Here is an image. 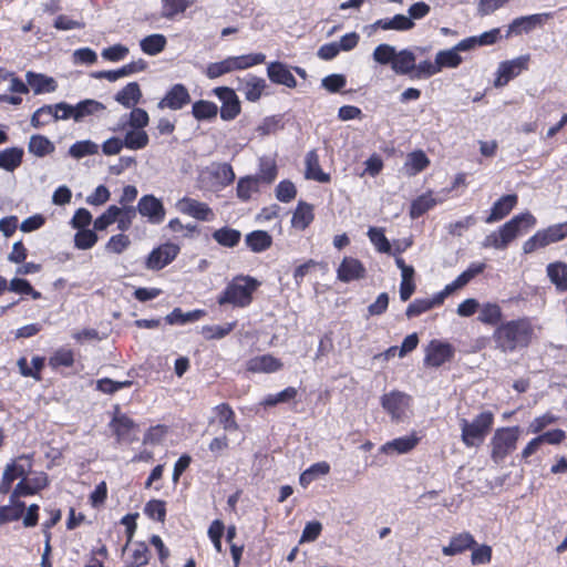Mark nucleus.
I'll return each mask as SVG.
<instances>
[{"label": "nucleus", "mask_w": 567, "mask_h": 567, "mask_svg": "<svg viewBox=\"0 0 567 567\" xmlns=\"http://www.w3.org/2000/svg\"><path fill=\"white\" fill-rule=\"evenodd\" d=\"M502 311L498 307V349L513 352L527 348L534 334V329L527 318L501 321Z\"/></svg>", "instance_id": "nucleus-1"}, {"label": "nucleus", "mask_w": 567, "mask_h": 567, "mask_svg": "<svg viewBox=\"0 0 567 567\" xmlns=\"http://www.w3.org/2000/svg\"><path fill=\"white\" fill-rule=\"evenodd\" d=\"M260 286V281L251 276L238 275L226 286L217 297L219 306L231 305L236 308H246L252 301V295Z\"/></svg>", "instance_id": "nucleus-2"}, {"label": "nucleus", "mask_w": 567, "mask_h": 567, "mask_svg": "<svg viewBox=\"0 0 567 567\" xmlns=\"http://www.w3.org/2000/svg\"><path fill=\"white\" fill-rule=\"evenodd\" d=\"M536 224L537 219L529 210L513 216L498 227V250L506 249L517 238L532 230Z\"/></svg>", "instance_id": "nucleus-3"}, {"label": "nucleus", "mask_w": 567, "mask_h": 567, "mask_svg": "<svg viewBox=\"0 0 567 567\" xmlns=\"http://www.w3.org/2000/svg\"><path fill=\"white\" fill-rule=\"evenodd\" d=\"M266 60L264 53H249L238 56H228L223 61L209 63L205 74L208 79H217L233 71L246 70L254 65L261 64Z\"/></svg>", "instance_id": "nucleus-4"}, {"label": "nucleus", "mask_w": 567, "mask_h": 567, "mask_svg": "<svg viewBox=\"0 0 567 567\" xmlns=\"http://www.w3.org/2000/svg\"><path fill=\"white\" fill-rule=\"evenodd\" d=\"M550 18L551 13H533L517 17L505 27L504 31L498 28V41L502 39H511L513 37L528 34L534 30L542 28Z\"/></svg>", "instance_id": "nucleus-5"}, {"label": "nucleus", "mask_w": 567, "mask_h": 567, "mask_svg": "<svg viewBox=\"0 0 567 567\" xmlns=\"http://www.w3.org/2000/svg\"><path fill=\"white\" fill-rule=\"evenodd\" d=\"M494 415L492 412H483L477 415L472 422L462 419V440L467 446L480 445L491 426L493 425Z\"/></svg>", "instance_id": "nucleus-6"}, {"label": "nucleus", "mask_w": 567, "mask_h": 567, "mask_svg": "<svg viewBox=\"0 0 567 567\" xmlns=\"http://www.w3.org/2000/svg\"><path fill=\"white\" fill-rule=\"evenodd\" d=\"M565 238H567V221L548 226L545 229L536 231L524 243L523 252L525 255L532 254L539 248L561 241Z\"/></svg>", "instance_id": "nucleus-7"}, {"label": "nucleus", "mask_w": 567, "mask_h": 567, "mask_svg": "<svg viewBox=\"0 0 567 567\" xmlns=\"http://www.w3.org/2000/svg\"><path fill=\"white\" fill-rule=\"evenodd\" d=\"M455 355V348L439 339H433L425 348L424 367L440 368L446 362H451Z\"/></svg>", "instance_id": "nucleus-8"}, {"label": "nucleus", "mask_w": 567, "mask_h": 567, "mask_svg": "<svg viewBox=\"0 0 567 567\" xmlns=\"http://www.w3.org/2000/svg\"><path fill=\"white\" fill-rule=\"evenodd\" d=\"M181 251L178 245L167 241L155 247L146 257L145 267L158 271L176 259Z\"/></svg>", "instance_id": "nucleus-9"}, {"label": "nucleus", "mask_w": 567, "mask_h": 567, "mask_svg": "<svg viewBox=\"0 0 567 567\" xmlns=\"http://www.w3.org/2000/svg\"><path fill=\"white\" fill-rule=\"evenodd\" d=\"M213 93L221 102L219 114L223 121H233L240 114L241 103L233 87L217 86Z\"/></svg>", "instance_id": "nucleus-10"}, {"label": "nucleus", "mask_w": 567, "mask_h": 567, "mask_svg": "<svg viewBox=\"0 0 567 567\" xmlns=\"http://www.w3.org/2000/svg\"><path fill=\"white\" fill-rule=\"evenodd\" d=\"M410 401L411 396L409 394L398 390L384 393L380 399L381 406L395 422L402 420Z\"/></svg>", "instance_id": "nucleus-11"}, {"label": "nucleus", "mask_w": 567, "mask_h": 567, "mask_svg": "<svg viewBox=\"0 0 567 567\" xmlns=\"http://www.w3.org/2000/svg\"><path fill=\"white\" fill-rule=\"evenodd\" d=\"M530 54H522L498 63V87L506 85L529 68Z\"/></svg>", "instance_id": "nucleus-12"}, {"label": "nucleus", "mask_w": 567, "mask_h": 567, "mask_svg": "<svg viewBox=\"0 0 567 567\" xmlns=\"http://www.w3.org/2000/svg\"><path fill=\"white\" fill-rule=\"evenodd\" d=\"M135 208L141 216L147 218L150 224L158 225L165 219L166 209L164 204L161 198L153 194L142 196Z\"/></svg>", "instance_id": "nucleus-13"}, {"label": "nucleus", "mask_w": 567, "mask_h": 567, "mask_svg": "<svg viewBox=\"0 0 567 567\" xmlns=\"http://www.w3.org/2000/svg\"><path fill=\"white\" fill-rule=\"evenodd\" d=\"M189 103L190 94L187 87L182 83H176L166 92L164 97L157 103V107L161 110L167 107L173 111H178Z\"/></svg>", "instance_id": "nucleus-14"}, {"label": "nucleus", "mask_w": 567, "mask_h": 567, "mask_svg": "<svg viewBox=\"0 0 567 567\" xmlns=\"http://www.w3.org/2000/svg\"><path fill=\"white\" fill-rule=\"evenodd\" d=\"M176 208L184 215H188L197 220L209 221L214 218L213 209L205 203L190 197H183L176 203Z\"/></svg>", "instance_id": "nucleus-15"}, {"label": "nucleus", "mask_w": 567, "mask_h": 567, "mask_svg": "<svg viewBox=\"0 0 567 567\" xmlns=\"http://www.w3.org/2000/svg\"><path fill=\"white\" fill-rule=\"evenodd\" d=\"M147 69V62L143 59H138L137 61H133L128 64H125L116 70H105L97 71L92 74L94 79H106L110 82H115L116 80L132 75L137 72H142Z\"/></svg>", "instance_id": "nucleus-16"}, {"label": "nucleus", "mask_w": 567, "mask_h": 567, "mask_svg": "<svg viewBox=\"0 0 567 567\" xmlns=\"http://www.w3.org/2000/svg\"><path fill=\"white\" fill-rule=\"evenodd\" d=\"M365 267L353 257H344L337 269V277L342 282L359 280L365 276Z\"/></svg>", "instance_id": "nucleus-17"}, {"label": "nucleus", "mask_w": 567, "mask_h": 567, "mask_svg": "<svg viewBox=\"0 0 567 567\" xmlns=\"http://www.w3.org/2000/svg\"><path fill=\"white\" fill-rule=\"evenodd\" d=\"M267 76L275 84L285 85L289 89H295L297 86L296 78L288 65L281 61H272L268 63Z\"/></svg>", "instance_id": "nucleus-18"}, {"label": "nucleus", "mask_w": 567, "mask_h": 567, "mask_svg": "<svg viewBox=\"0 0 567 567\" xmlns=\"http://www.w3.org/2000/svg\"><path fill=\"white\" fill-rule=\"evenodd\" d=\"M238 81L237 90L243 91L246 100L249 102H257L268 86L265 79L252 74H247L244 79H238Z\"/></svg>", "instance_id": "nucleus-19"}, {"label": "nucleus", "mask_w": 567, "mask_h": 567, "mask_svg": "<svg viewBox=\"0 0 567 567\" xmlns=\"http://www.w3.org/2000/svg\"><path fill=\"white\" fill-rule=\"evenodd\" d=\"M520 433L519 425L498 427V458H503L516 449Z\"/></svg>", "instance_id": "nucleus-20"}, {"label": "nucleus", "mask_w": 567, "mask_h": 567, "mask_svg": "<svg viewBox=\"0 0 567 567\" xmlns=\"http://www.w3.org/2000/svg\"><path fill=\"white\" fill-rule=\"evenodd\" d=\"M282 367V362L271 354L257 355L247 361V371L252 373H274Z\"/></svg>", "instance_id": "nucleus-21"}, {"label": "nucleus", "mask_w": 567, "mask_h": 567, "mask_svg": "<svg viewBox=\"0 0 567 567\" xmlns=\"http://www.w3.org/2000/svg\"><path fill=\"white\" fill-rule=\"evenodd\" d=\"M25 80L33 90L35 95L43 93H52L58 89L56 81L47 74L37 73L33 71H28L25 73Z\"/></svg>", "instance_id": "nucleus-22"}, {"label": "nucleus", "mask_w": 567, "mask_h": 567, "mask_svg": "<svg viewBox=\"0 0 567 567\" xmlns=\"http://www.w3.org/2000/svg\"><path fill=\"white\" fill-rule=\"evenodd\" d=\"M474 546H476V542L473 535L464 532L453 536L449 545L442 548V553L445 556H455L467 549H472Z\"/></svg>", "instance_id": "nucleus-23"}, {"label": "nucleus", "mask_w": 567, "mask_h": 567, "mask_svg": "<svg viewBox=\"0 0 567 567\" xmlns=\"http://www.w3.org/2000/svg\"><path fill=\"white\" fill-rule=\"evenodd\" d=\"M547 277L559 292L567 291V264L565 261H553L546 267Z\"/></svg>", "instance_id": "nucleus-24"}, {"label": "nucleus", "mask_w": 567, "mask_h": 567, "mask_svg": "<svg viewBox=\"0 0 567 567\" xmlns=\"http://www.w3.org/2000/svg\"><path fill=\"white\" fill-rule=\"evenodd\" d=\"M245 244L249 250L260 254L269 249L272 245L271 235L261 229L252 230L245 236Z\"/></svg>", "instance_id": "nucleus-25"}, {"label": "nucleus", "mask_w": 567, "mask_h": 567, "mask_svg": "<svg viewBox=\"0 0 567 567\" xmlns=\"http://www.w3.org/2000/svg\"><path fill=\"white\" fill-rule=\"evenodd\" d=\"M143 94L137 82L127 83L122 90L116 92L114 100L126 109L134 107L142 99Z\"/></svg>", "instance_id": "nucleus-26"}, {"label": "nucleus", "mask_w": 567, "mask_h": 567, "mask_svg": "<svg viewBox=\"0 0 567 567\" xmlns=\"http://www.w3.org/2000/svg\"><path fill=\"white\" fill-rule=\"evenodd\" d=\"M415 54L409 49H403L396 51L391 69L400 75H412L415 69Z\"/></svg>", "instance_id": "nucleus-27"}, {"label": "nucleus", "mask_w": 567, "mask_h": 567, "mask_svg": "<svg viewBox=\"0 0 567 567\" xmlns=\"http://www.w3.org/2000/svg\"><path fill=\"white\" fill-rule=\"evenodd\" d=\"M430 165V159L422 150H416L408 154L403 169L405 175L415 176L423 172Z\"/></svg>", "instance_id": "nucleus-28"}, {"label": "nucleus", "mask_w": 567, "mask_h": 567, "mask_svg": "<svg viewBox=\"0 0 567 567\" xmlns=\"http://www.w3.org/2000/svg\"><path fill=\"white\" fill-rule=\"evenodd\" d=\"M306 178L319 183H329L331 179L330 175L321 169L319 156L315 150L308 152L306 155Z\"/></svg>", "instance_id": "nucleus-29"}, {"label": "nucleus", "mask_w": 567, "mask_h": 567, "mask_svg": "<svg viewBox=\"0 0 567 567\" xmlns=\"http://www.w3.org/2000/svg\"><path fill=\"white\" fill-rule=\"evenodd\" d=\"M24 150L13 146L0 151V168L7 172H14L23 161Z\"/></svg>", "instance_id": "nucleus-30"}, {"label": "nucleus", "mask_w": 567, "mask_h": 567, "mask_svg": "<svg viewBox=\"0 0 567 567\" xmlns=\"http://www.w3.org/2000/svg\"><path fill=\"white\" fill-rule=\"evenodd\" d=\"M313 206L300 200L292 214L291 225L292 227L305 230L313 220Z\"/></svg>", "instance_id": "nucleus-31"}, {"label": "nucleus", "mask_w": 567, "mask_h": 567, "mask_svg": "<svg viewBox=\"0 0 567 567\" xmlns=\"http://www.w3.org/2000/svg\"><path fill=\"white\" fill-rule=\"evenodd\" d=\"M419 442V437L415 435H405L401 437H396L392 441L386 442L382 445L381 451L389 454V453H396V454H404L413 450Z\"/></svg>", "instance_id": "nucleus-32"}, {"label": "nucleus", "mask_w": 567, "mask_h": 567, "mask_svg": "<svg viewBox=\"0 0 567 567\" xmlns=\"http://www.w3.org/2000/svg\"><path fill=\"white\" fill-rule=\"evenodd\" d=\"M27 476V470L22 464H18L16 462L9 463L2 474V481L0 484V493L7 494L11 489L12 483L21 477L24 480Z\"/></svg>", "instance_id": "nucleus-33"}, {"label": "nucleus", "mask_w": 567, "mask_h": 567, "mask_svg": "<svg viewBox=\"0 0 567 567\" xmlns=\"http://www.w3.org/2000/svg\"><path fill=\"white\" fill-rule=\"evenodd\" d=\"M212 237L221 247L234 248L240 243L241 233L238 229L224 226L214 230Z\"/></svg>", "instance_id": "nucleus-34"}, {"label": "nucleus", "mask_w": 567, "mask_h": 567, "mask_svg": "<svg viewBox=\"0 0 567 567\" xmlns=\"http://www.w3.org/2000/svg\"><path fill=\"white\" fill-rule=\"evenodd\" d=\"M56 116H60V111L54 109L53 104H44L33 112L30 118V125L34 128H41L51 121H58Z\"/></svg>", "instance_id": "nucleus-35"}, {"label": "nucleus", "mask_w": 567, "mask_h": 567, "mask_svg": "<svg viewBox=\"0 0 567 567\" xmlns=\"http://www.w3.org/2000/svg\"><path fill=\"white\" fill-rule=\"evenodd\" d=\"M76 123L83 122L87 116H97L106 110V106L94 99H84L76 104Z\"/></svg>", "instance_id": "nucleus-36"}, {"label": "nucleus", "mask_w": 567, "mask_h": 567, "mask_svg": "<svg viewBox=\"0 0 567 567\" xmlns=\"http://www.w3.org/2000/svg\"><path fill=\"white\" fill-rule=\"evenodd\" d=\"M28 151L37 157H44L52 154L55 151V146L47 136L34 134L29 140Z\"/></svg>", "instance_id": "nucleus-37"}, {"label": "nucleus", "mask_w": 567, "mask_h": 567, "mask_svg": "<svg viewBox=\"0 0 567 567\" xmlns=\"http://www.w3.org/2000/svg\"><path fill=\"white\" fill-rule=\"evenodd\" d=\"M115 415L112 417L110 422V426L112 427L114 434L118 440L125 437L135 426V422L128 417L126 414L120 413V408L115 406Z\"/></svg>", "instance_id": "nucleus-38"}, {"label": "nucleus", "mask_w": 567, "mask_h": 567, "mask_svg": "<svg viewBox=\"0 0 567 567\" xmlns=\"http://www.w3.org/2000/svg\"><path fill=\"white\" fill-rule=\"evenodd\" d=\"M218 106L214 102L198 100L193 103L192 115L197 121H212L217 117Z\"/></svg>", "instance_id": "nucleus-39"}, {"label": "nucleus", "mask_w": 567, "mask_h": 567, "mask_svg": "<svg viewBox=\"0 0 567 567\" xmlns=\"http://www.w3.org/2000/svg\"><path fill=\"white\" fill-rule=\"evenodd\" d=\"M205 315L204 310L196 309L188 312H183L181 308H174L171 313L165 317L168 324H186L199 320Z\"/></svg>", "instance_id": "nucleus-40"}, {"label": "nucleus", "mask_w": 567, "mask_h": 567, "mask_svg": "<svg viewBox=\"0 0 567 567\" xmlns=\"http://www.w3.org/2000/svg\"><path fill=\"white\" fill-rule=\"evenodd\" d=\"M167 44L165 35L161 33L150 34L140 41L141 50L148 55H157Z\"/></svg>", "instance_id": "nucleus-41"}, {"label": "nucleus", "mask_w": 567, "mask_h": 567, "mask_svg": "<svg viewBox=\"0 0 567 567\" xmlns=\"http://www.w3.org/2000/svg\"><path fill=\"white\" fill-rule=\"evenodd\" d=\"M259 177L247 175L240 177L237 183L236 194L241 202H248L252 192H258Z\"/></svg>", "instance_id": "nucleus-42"}, {"label": "nucleus", "mask_w": 567, "mask_h": 567, "mask_svg": "<svg viewBox=\"0 0 567 567\" xmlns=\"http://www.w3.org/2000/svg\"><path fill=\"white\" fill-rule=\"evenodd\" d=\"M378 25L382 30L409 31L414 28L415 23L404 14L398 13L392 18L379 19Z\"/></svg>", "instance_id": "nucleus-43"}, {"label": "nucleus", "mask_w": 567, "mask_h": 567, "mask_svg": "<svg viewBox=\"0 0 567 567\" xmlns=\"http://www.w3.org/2000/svg\"><path fill=\"white\" fill-rule=\"evenodd\" d=\"M435 61L441 72L444 68H457L463 59L454 45L451 49L439 51L435 55Z\"/></svg>", "instance_id": "nucleus-44"}, {"label": "nucleus", "mask_w": 567, "mask_h": 567, "mask_svg": "<svg viewBox=\"0 0 567 567\" xmlns=\"http://www.w3.org/2000/svg\"><path fill=\"white\" fill-rule=\"evenodd\" d=\"M99 152V145L91 140L78 141L69 147L68 154L74 159H81L89 155H95Z\"/></svg>", "instance_id": "nucleus-45"}, {"label": "nucleus", "mask_w": 567, "mask_h": 567, "mask_svg": "<svg viewBox=\"0 0 567 567\" xmlns=\"http://www.w3.org/2000/svg\"><path fill=\"white\" fill-rule=\"evenodd\" d=\"M367 235L379 252L388 255L392 254V245L385 237L383 228L371 226L369 227Z\"/></svg>", "instance_id": "nucleus-46"}, {"label": "nucleus", "mask_w": 567, "mask_h": 567, "mask_svg": "<svg viewBox=\"0 0 567 567\" xmlns=\"http://www.w3.org/2000/svg\"><path fill=\"white\" fill-rule=\"evenodd\" d=\"M124 145L128 150H143L150 142L148 134L144 130L131 128L126 132Z\"/></svg>", "instance_id": "nucleus-47"}, {"label": "nucleus", "mask_w": 567, "mask_h": 567, "mask_svg": "<svg viewBox=\"0 0 567 567\" xmlns=\"http://www.w3.org/2000/svg\"><path fill=\"white\" fill-rule=\"evenodd\" d=\"M329 472L330 465L327 462L315 463L300 474L299 483L302 487H307L319 476L327 475Z\"/></svg>", "instance_id": "nucleus-48"}, {"label": "nucleus", "mask_w": 567, "mask_h": 567, "mask_svg": "<svg viewBox=\"0 0 567 567\" xmlns=\"http://www.w3.org/2000/svg\"><path fill=\"white\" fill-rule=\"evenodd\" d=\"M435 205L436 202L430 193L422 194L412 200L410 205V216L412 219H416L433 208Z\"/></svg>", "instance_id": "nucleus-49"}, {"label": "nucleus", "mask_w": 567, "mask_h": 567, "mask_svg": "<svg viewBox=\"0 0 567 567\" xmlns=\"http://www.w3.org/2000/svg\"><path fill=\"white\" fill-rule=\"evenodd\" d=\"M97 240L99 236L94 228L80 229L74 235V246L81 250L91 249Z\"/></svg>", "instance_id": "nucleus-50"}, {"label": "nucleus", "mask_w": 567, "mask_h": 567, "mask_svg": "<svg viewBox=\"0 0 567 567\" xmlns=\"http://www.w3.org/2000/svg\"><path fill=\"white\" fill-rule=\"evenodd\" d=\"M215 409L219 417V423L221 424L225 431L231 432L238 430V424L235 420V413L233 409L229 406V404L221 403L217 405Z\"/></svg>", "instance_id": "nucleus-51"}, {"label": "nucleus", "mask_w": 567, "mask_h": 567, "mask_svg": "<svg viewBox=\"0 0 567 567\" xmlns=\"http://www.w3.org/2000/svg\"><path fill=\"white\" fill-rule=\"evenodd\" d=\"M25 511V503L19 502L16 505L0 506V525L19 520Z\"/></svg>", "instance_id": "nucleus-52"}, {"label": "nucleus", "mask_w": 567, "mask_h": 567, "mask_svg": "<svg viewBox=\"0 0 567 567\" xmlns=\"http://www.w3.org/2000/svg\"><path fill=\"white\" fill-rule=\"evenodd\" d=\"M120 216V207L111 205L107 209L101 214L95 220L93 228L96 231L105 230L110 225L114 224Z\"/></svg>", "instance_id": "nucleus-53"}, {"label": "nucleus", "mask_w": 567, "mask_h": 567, "mask_svg": "<svg viewBox=\"0 0 567 567\" xmlns=\"http://www.w3.org/2000/svg\"><path fill=\"white\" fill-rule=\"evenodd\" d=\"M151 551L147 545L143 542L136 544L131 559L126 563V567H142L148 564Z\"/></svg>", "instance_id": "nucleus-54"}, {"label": "nucleus", "mask_w": 567, "mask_h": 567, "mask_svg": "<svg viewBox=\"0 0 567 567\" xmlns=\"http://www.w3.org/2000/svg\"><path fill=\"white\" fill-rule=\"evenodd\" d=\"M372 56L373 60L381 65H392V61L396 56V49L393 45L381 43L375 47Z\"/></svg>", "instance_id": "nucleus-55"}, {"label": "nucleus", "mask_w": 567, "mask_h": 567, "mask_svg": "<svg viewBox=\"0 0 567 567\" xmlns=\"http://www.w3.org/2000/svg\"><path fill=\"white\" fill-rule=\"evenodd\" d=\"M132 385V380L114 381L110 378H103L96 382V389L105 394H114L115 392L125 388H131Z\"/></svg>", "instance_id": "nucleus-56"}, {"label": "nucleus", "mask_w": 567, "mask_h": 567, "mask_svg": "<svg viewBox=\"0 0 567 567\" xmlns=\"http://www.w3.org/2000/svg\"><path fill=\"white\" fill-rule=\"evenodd\" d=\"M144 513L150 518L163 523L166 517V503L162 499H151L145 504Z\"/></svg>", "instance_id": "nucleus-57"}, {"label": "nucleus", "mask_w": 567, "mask_h": 567, "mask_svg": "<svg viewBox=\"0 0 567 567\" xmlns=\"http://www.w3.org/2000/svg\"><path fill=\"white\" fill-rule=\"evenodd\" d=\"M275 194L279 202L290 203L297 195V188L291 181L284 179L277 185Z\"/></svg>", "instance_id": "nucleus-58"}, {"label": "nucleus", "mask_w": 567, "mask_h": 567, "mask_svg": "<svg viewBox=\"0 0 567 567\" xmlns=\"http://www.w3.org/2000/svg\"><path fill=\"white\" fill-rule=\"evenodd\" d=\"M237 322H228L223 326H205L203 328V333L206 339H221L229 334L234 328L236 327Z\"/></svg>", "instance_id": "nucleus-59"}, {"label": "nucleus", "mask_w": 567, "mask_h": 567, "mask_svg": "<svg viewBox=\"0 0 567 567\" xmlns=\"http://www.w3.org/2000/svg\"><path fill=\"white\" fill-rule=\"evenodd\" d=\"M347 84V78L340 73H333L321 80V86L330 93L340 92Z\"/></svg>", "instance_id": "nucleus-60"}, {"label": "nucleus", "mask_w": 567, "mask_h": 567, "mask_svg": "<svg viewBox=\"0 0 567 567\" xmlns=\"http://www.w3.org/2000/svg\"><path fill=\"white\" fill-rule=\"evenodd\" d=\"M132 111L128 115V126L131 128L144 130L150 123L148 113L141 107H131Z\"/></svg>", "instance_id": "nucleus-61"}, {"label": "nucleus", "mask_w": 567, "mask_h": 567, "mask_svg": "<svg viewBox=\"0 0 567 567\" xmlns=\"http://www.w3.org/2000/svg\"><path fill=\"white\" fill-rule=\"evenodd\" d=\"M439 66L436 61L431 62L429 60H424L419 64L415 63V69L411 75L412 79H429L432 75L439 73Z\"/></svg>", "instance_id": "nucleus-62"}, {"label": "nucleus", "mask_w": 567, "mask_h": 567, "mask_svg": "<svg viewBox=\"0 0 567 567\" xmlns=\"http://www.w3.org/2000/svg\"><path fill=\"white\" fill-rule=\"evenodd\" d=\"M128 48L117 43L102 50L101 55L104 60L111 62H118L126 58L128 54Z\"/></svg>", "instance_id": "nucleus-63"}, {"label": "nucleus", "mask_w": 567, "mask_h": 567, "mask_svg": "<svg viewBox=\"0 0 567 567\" xmlns=\"http://www.w3.org/2000/svg\"><path fill=\"white\" fill-rule=\"evenodd\" d=\"M92 223V214L86 208H78L70 221L73 229H86Z\"/></svg>", "instance_id": "nucleus-64"}]
</instances>
